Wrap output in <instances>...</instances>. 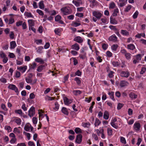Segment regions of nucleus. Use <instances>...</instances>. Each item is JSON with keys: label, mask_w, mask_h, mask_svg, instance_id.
Masks as SVG:
<instances>
[{"label": "nucleus", "mask_w": 146, "mask_h": 146, "mask_svg": "<svg viewBox=\"0 0 146 146\" xmlns=\"http://www.w3.org/2000/svg\"><path fill=\"white\" fill-rule=\"evenodd\" d=\"M75 131L76 133H82L81 129L78 127L76 128L75 129Z\"/></svg>", "instance_id": "27"}, {"label": "nucleus", "mask_w": 146, "mask_h": 146, "mask_svg": "<svg viewBox=\"0 0 146 146\" xmlns=\"http://www.w3.org/2000/svg\"><path fill=\"white\" fill-rule=\"evenodd\" d=\"M64 104L67 105H68L72 102L71 100L69 99L66 97L64 98Z\"/></svg>", "instance_id": "7"}, {"label": "nucleus", "mask_w": 146, "mask_h": 146, "mask_svg": "<svg viewBox=\"0 0 146 146\" xmlns=\"http://www.w3.org/2000/svg\"><path fill=\"white\" fill-rule=\"evenodd\" d=\"M27 68V66H25L24 67H21L17 68V69L22 72H24L26 71Z\"/></svg>", "instance_id": "13"}, {"label": "nucleus", "mask_w": 146, "mask_h": 146, "mask_svg": "<svg viewBox=\"0 0 146 146\" xmlns=\"http://www.w3.org/2000/svg\"><path fill=\"white\" fill-rule=\"evenodd\" d=\"M44 67L43 65L40 66L38 67L37 70L38 72H41L44 69Z\"/></svg>", "instance_id": "20"}, {"label": "nucleus", "mask_w": 146, "mask_h": 146, "mask_svg": "<svg viewBox=\"0 0 146 146\" xmlns=\"http://www.w3.org/2000/svg\"><path fill=\"white\" fill-rule=\"evenodd\" d=\"M74 95H76L77 94H80L81 93V92L79 90H76L73 92Z\"/></svg>", "instance_id": "31"}, {"label": "nucleus", "mask_w": 146, "mask_h": 146, "mask_svg": "<svg viewBox=\"0 0 146 146\" xmlns=\"http://www.w3.org/2000/svg\"><path fill=\"white\" fill-rule=\"evenodd\" d=\"M0 56L2 58H4L6 57V55L4 54V53L1 52L0 54Z\"/></svg>", "instance_id": "57"}, {"label": "nucleus", "mask_w": 146, "mask_h": 146, "mask_svg": "<svg viewBox=\"0 0 146 146\" xmlns=\"http://www.w3.org/2000/svg\"><path fill=\"white\" fill-rule=\"evenodd\" d=\"M118 46L117 44H113L111 47V49L112 50L115 51Z\"/></svg>", "instance_id": "28"}, {"label": "nucleus", "mask_w": 146, "mask_h": 146, "mask_svg": "<svg viewBox=\"0 0 146 146\" xmlns=\"http://www.w3.org/2000/svg\"><path fill=\"white\" fill-rule=\"evenodd\" d=\"M62 12L65 15H67L71 14L72 11L69 7H64L61 9Z\"/></svg>", "instance_id": "1"}, {"label": "nucleus", "mask_w": 146, "mask_h": 146, "mask_svg": "<svg viewBox=\"0 0 146 146\" xmlns=\"http://www.w3.org/2000/svg\"><path fill=\"white\" fill-rule=\"evenodd\" d=\"M25 15L28 17H33V16L32 15L31 13H29L28 12H25Z\"/></svg>", "instance_id": "29"}, {"label": "nucleus", "mask_w": 146, "mask_h": 146, "mask_svg": "<svg viewBox=\"0 0 146 146\" xmlns=\"http://www.w3.org/2000/svg\"><path fill=\"white\" fill-rule=\"evenodd\" d=\"M36 66V64L35 62H34L33 64H32L30 66L31 69H34Z\"/></svg>", "instance_id": "40"}, {"label": "nucleus", "mask_w": 146, "mask_h": 146, "mask_svg": "<svg viewBox=\"0 0 146 146\" xmlns=\"http://www.w3.org/2000/svg\"><path fill=\"white\" fill-rule=\"evenodd\" d=\"M123 104L120 103H119L118 104L117 107V109L118 110H120V109L123 106Z\"/></svg>", "instance_id": "49"}, {"label": "nucleus", "mask_w": 146, "mask_h": 146, "mask_svg": "<svg viewBox=\"0 0 146 146\" xmlns=\"http://www.w3.org/2000/svg\"><path fill=\"white\" fill-rule=\"evenodd\" d=\"M74 80L76 81L78 84L79 85L80 84L81 81L79 78L78 77H76L75 78Z\"/></svg>", "instance_id": "33"}, {"label": "nucleus", "mask_w": 146, "mask_h": 146, "mask_svg": "<svg viewBox=\"0 0 146 146\" xmlns=\"http://www.w3.org/2000/svg\"><path fill=\"white\" fill-rule=\"evenodd\" d=\"M35 61L36 62L40 63L41 64H43L44 63V61L41 58H37L35 59Z\"/></svg>", "instance_id": "24"}, {"label": "nucleus", "mask_w": 146, "mask_h": 146, "mask_svg": "<svg viewBox=\"0 0 146 146\" xmlns=\"http://www.w3.org/2000/svg\"><path fill=\"white\" fill-rule=\"evenodd\" d=\"M25 80L26 82L28 83H31L32 82V80L31 78H26Z\"/></svg>", "instance_id": "38"}, {"label": "nucleus", "mask_w": 146, "mask_h": 146, "mask_svg": "<svg viewBox=\"0 0 146 146\" xmlns=\"http://www.w3.org/2000/svg\"><path fill=\"white\" fill-rule=\"evenodd\" d=\"M109 28L112 30H114L115 31H117V29L115 27V26H113L112 25H110L109 26Z\"/></svg>", "instance_id": "60"}, {"label": "nucleus", "mask_w": 146, "mask_h": 146, "mask_svg": "<svg viewBox=\"0 0 146 146\" xmlns=\"http://www.w3.org/2000/svg\"><path fill=\"white\" fill-rule=\"evenodd\" d=\"M16 141V138H13L10 140V142L11 143H15Z\"/></svg>", "instance_id": "61"}, {"label": "nucleus", "mask_w": 146, "mask_h": 146, "mask_svg": "<svg viewBox=\"0 0 146 146\" xmlns=\"http://www.w3.org/2000/svg\"><path fill=\"white\" fill-rule=\"evenodd\" d=\"M93 15L98 19H99L102 16V14L100 12L96 11L93 12Z\"/></svg>", "instance_id": "4"}, {"label": "nucleus", "mask_w": 146, "mask_h": 146, "mask_svg": "<svg viewBox=\"0 0 146 146\" xmlns=\"http://www.w3.org/2000/svg\"><path fill=\"white\" fill-rule=\"evenodd\" d=\"M121 33L124 35H127L129 34V33L126 31L122 30Z\"/></svg>", "instance_id": "43"}, {"label": "nucleus", "mask_w": 146, "mask_h": 146, "mask_svg": "<svg viewBox=\"0 0 146 146\" xmlns=\"http://www.w3.org/2000/svg\"><path fill=\"white\" fill-rule=\"evenodd\" d=\"M22 108L24 111H26L27 110V108L25 106V104H24L22 106Z\"/></svg>", "instance_id": "58"}, {"label": "nucleus", "mask_w": 146, "mask_h": 146, "mask_svg": "<svg viewBox=\"0 0 146 146\" xmlns=\"http://www.w3.org/2000/svg\"><path fill=\"white\" fill-rule=\"evenodd\" d=\"M117 37L114 35H112L110 36L109 38V40L110 41H113L115 42L117 41Z\"/></svg>", "instance_id": "10"}, {"label": "nucleus", "mask_w": 146, "mask_h": 146, "mask_svg": "<svg viewBox=\"0 0 146 146\" xmlns=\"http://www.w3.org/2000/svg\"><path fill=\"white\" fill-rule=\"evenodd\" d=\"M139 13L137 11H136L134 13L133 16V19H135L136 18L138 15Z\"/></svg>", "instance_id": "37"}, {"label": "nucleus", "mask_w": 146, "mask_h": 146, "mask_svg": "<svg viewBox=\"0 0 146 146\" xmlns=\"http://www.w3.org/2000/svg\"><path fill=\"white\" fill-rule=\"evenodd\" d=\"M141 55L140 54H139L136 55V59L138 61H139L141 59Z\"/></svg>", "instance_id": "30"}, {"label": "nucleus", "mask_w": 146, "mask_h": 146, "mask_svg": "<svg viewBox=\"0 0 146 146\" xmlns=\"http://www.w3.org/2000/svg\"><path fill=\"white\" fill-rule=\"evenodd\" d=\"M73 3L76 6H78L80 5V3L76 1L73 0L72 1Z\"/></svg>", "instance_id": "42"}, {"label": "nucleus", "mask_w": 146, "mask_h": 146, "mask_svg": "<svg viewBox=\"0 0 146 146\" xmlns=\"http://www.w3.org/2000/svg\"><path fill=\"white\" fill-rule=\"evenodd\" d=\"M35 114V108L32 106L29 109L28 112V115L30 117L33 116Z\"/></svg>", "instance_id": "2"}, {"label": "nucleus", "mask_w": 146, "mask_h": 146, "mask_svg": "<svg viewBox=\"0 0 146 146\" xmlns=\"http://www.w3.org/2000/svg\"><path fill=\"white\" fill-rule=\"evenodd\" d=\"M126 58L128 60L131 58V54L129 53H127L125 55Z\"/></svg>", "instance_id": "48"}, {"label": "nucleus", "mask_w": 146, "mask_h": 146, "mask_svg": "<svg viewBox=\"0 0 146 146\" xmlns=\"http://www.w3.org/2000/svg\"><path fill=\"white\" fill-rule=\"evenodd\" d=\"M36 12L38 13L39 15H43L44 13L42 11L39 10V9H37L36 10Z\"/></svg>", "instance_id": "51"}, {"label": "nucleus", "mask_w": 146, "mask_h": 146, "mask_svg": "<svg viewBox=\"0 0 146 146\" xmlns=\"http://www.w3.org/2000/svg\"><path fill=\"white\" fill-rule=\"evenodd\" d=\"M15 122L17 123L18 125H20L21 124V120L20 119H16L15 120Z\"/></svg>", "instance_id": "44"}, {"label": "nucleus", "mask_w": 146, "mask_h": 146, "mask_svg": "<svg viewBox=\"0 0 146 146\" xmlns=\"http://www.w3.org/2000/svg\"><path fill=\"white\" fill-rule=\"evenodd\" d=\"M28 22L29 26H33L35 25L34 21L33 20H29L28 21Z\"/></svg>", "instance_id": "22"}, {"label": "nucleus", "mask_w": 146, "mask_h": 146, "mask_svg": "<svg viewBox=\"0 0 146 146\" xmlns=\"http://www.w3.org/2000/svg\"><path fill=\"white\" fill-rule=\"evenodd\" d=\"M43 48V47L42 46H40L38 48V49L37 50V51L40 53H41L42 52V49Z\"/></svg>", "instance_id": "59"}, {"label": "nucleus", "mask_w": 146, "mask_h": 146, "mask_svg": "<svg viewBox=\"0 0 146 146\" xmlns=\"http://www.w3.org/2000/svg\"><path fill=\"white\" fill-rule=\"evenodd\" d=\"M134 129L136 130H139L140 127V125L139 123H135L134 125Z\"/></svg>", "instance_id": "9"}, {"label": "nucleus", "mask_w": 146, "mask_h": 146, "mask_svg": "<svg viewBox=\"0 0 146 146\" xmlns=\"http://www.w3.org/2000/svg\"><path fill=\"white\" fill-rule=\"evenodd\" d=\"M83 126L84 127H89L90 125L89 123H82Z\"/></svg>", "instance_id": "35"}, {"label": "nucleus", "mask_w": 146, "mask_h": 146, "mask_svg": "<svg viewBox=\"0 0 146 146\" xmlns=\"http://www.w3.org/2000/svg\"><path fill=\"white\" fill-rule=\"evenodd\" d=\"M111 125L115 129H117L118 127V126L117 125L113 123V122H111Z\"/></svg>", "instance_id": "36"}, {"label": "nucleus", "mask_w": 146, "mask_h": 146, "mask_svg": "<svg viewBox=\"0 0 146 146\" xmlns=\"http://www.w3.org/2000/svg\"><path fill=\"white\" fill-rule=\"evenodd\" d=\"M15 112L16 113L18 114L21 115L23 114V112L22 110L21 109L15 110Z\"/></svg>", "instance_id": "32"}, {"label": "nucleus", "mask_w": 146, "mask_h": 146, "mask_svg": "<svg viewBox=\"0 0 146 146\" xmlns=\"http://www.w3.org/2000/svg\"><path fill=\"white\" fill-rule=\"evenodd\" d=\"M23 21H20L16 23V26L17 27H19L22 25Z\"/></svg>", "instance_id": "54"}, {"label": "nucleus", "mask_w": 146, "mask_h": 146, "mask_svg": "<svg viewBox=\"0 0 146 146\" xmlns=\"http://www.w3.org/2000/svg\"><path fill=\"white\" fill-rule=\"evenodd\" d=\"M131 8V5H129L127 7L125 8V11L126 12H127Z\"/></svg>", "instance_id": "50"}, {"label": "nucleus", "mask_w": 146, "mask_h": 146, "mask_svg": "<svg viewBox=\"0 0 146 146\" xmlns=\"http://www.w3.org/2000/svg\"><path fill=\"white\" fill-rule=\"evenodd\" d=\"M82 135L81 134H79L76 136L75 141L76 143L80 144L82 141Z\"/></svg>", "instance_id": "5"}, {"label": "nucleus", "mask_w": 146, "mask_h": 146, "mask_svg": "<svg viewBox=\"0 0 146 146\" xmlns=\"http://www.w3.org/2000/svg\"><path fill=\"white\" fill-rule=\"evenodd\" d=\"M110 22L111 24H117V21L114 19H113L112 17L110 18Z\"/></svg>", "instance_id": "19"}, {"label": "nucleus", "mask_w": 146, "mask_h": 146, "mask_svg": "<svg viewBox=\"0 0 146 146\" xmlns=\"http://www.w3.org/2000/svg\"><path fill=\"white\" fill-rule=\"evenodd\" d=\"M115 6V4L114 3H110V8L113 9Z\"/></svg>", "instance_id": "55"}, {"label": "nucleus", "mask_w": 146, "mask_h": 146, "mask_svg": "<svg viewBox=\"0 0 146 146\" xmlns=\"http://www.w3.org/2000/svg\"><path fill=\"white\" fill-rule=\"evenodd\" d=\"M8 88L10 89L14 90L16 93H19L17 88L14 85L10 84L8 86Z\"/></svg>", "instance_id": "3"}, {"label": "nucleus", "mask_w": 146, "mask_h": 146, "mask_svg": "<svg viewBox=\"0 0 146 146\" xmlns=\"http://www.w3.org/2000/svg\"><path fill=\"white\" fill-rule=\"evenodd\" d=\"M146 71V68H145L143 67L142 68L140 72L141 74H143Z\"/></svg>", "instance_id": "47"}, {"label": "nucleus", "mask_w": 146, "mask_h": 146, "mask_svg": "<svg viewBox=\"0 0 146 146\" xmlns=\"http://www.w3.org/2000/svg\"><path fill=\"white\" fill-rule=\"evenodd\" d=\"M5 129L7 130L8 131H11V128L10 126H6L5 127Z\"/></svg>", "instance_id": "45"}, {"label": "nucleus", "mask_w": 146, "mask_h": 146, "mask_svg": "<svg viewBox=\"0 0 146 146\" xmlns=\"http://www.w3.org/2000/svg\"><path fill=\"white\" fill-rule=\"evenodd\" d=\"M109 117V113L107 111H105L104 113V118L105 119H108Z\"/></svg>", "instance_id": "14"}, {"label": "nucleus", "mask_w": 146, "mask_h": 146, "mask_svg": "<svg viewBox=\"0 0 146 146\" xmlns=\"http://www.w3.org/2000/svg\"><path fill=\"white\" fill-rule=\"evenodd\" d=\"M72 47L73 49L75 50H78L79 49V45L77 43H76L72 45Z\"/></svg>", "instance_id": "16"}, {"label": "nucleus", "mask_w": 146, "mask_h": 146, "mask_svg": "<svg viewBox=\"0 0 146 146\" xmlns=\"http://www.w3.org/2000/svg\"><path fill=\"white\" fill-rule=\"evenodd\" d=\"M129 97L132 99H135L137 98V95L135 94L134 93H131L129 94Z\"/></svg>", "instance_id": "18"}, {"label": "nucleus", "mask_w": 146, "mask_h": 146, "mask_svg": "<svg viewBox=\"0 0 146 146\" xmlns=\"http://www.w3.org/2000/svg\"><path fill=\"white\" fill-rule=\"evenodd\" d=\"M33 121L34 124H36L37 122V118L36 117H33Z\"/></svg>", "instance_id": "64"}, {"label": "nucleus", "mask_w": 146, "mask_h": 146, "mask_svg": "<svg viewBox=\"0 0 146 146\" xmlns=\"http://www.w3.org/2000/svg\"><path fill=\"white\" fill-rule=\"evenodd\" d=\"M128 83L125 80L122 81L120 83V86L121 87H123L128 85Z\"/></svg>", "instance_id": "8"}, {"label": "nucleus", "mask_w": 146, "mask_h": 146, "mask_svg": "<svg viewBox=\"0 0 146 146\" xmlns=\"http://www.w3.org/2000/svg\"><path fill=\"white\" fill-rule=\"evenodd\" d=\"M62 112L64 114L68 115L69 112L67 108L65 107H62L61 110Z\"/></svg>", "instance_id": "12"}, {"label": "nucleus", "mask_w": 146, "mask_h": 146, "mask_svg": "<svg viewBox=\"0 0 146 146\" xmlns=\"http://www.w3.org/2000/svg\"><path fill=\"white\" fill-rule=\"evenodd\" d=\"M129 75V73L128 71H122L121 73V76L122 77L127 78Z\"/></svg>", "instance_id": "6"}, {"label": "nucleus", "mask_w": 146, "mask_h": 146, "mask_svg": "<svg viewBox=\"0 0 146 146\" xmlns=\"http://www.w3.org/2000/svg\"><path fill=\"white\" fill-rule=\"evenodd\" d=\"M112 64L115 66H117L119 65V63L117 62L114 61L112 62Z\"/></svg>", "instance_id": "46"}, {"label": "nucleus", "mask_w": 146, "mask_h": 146, "mask_svg": "<svg viewBox=\"0 0 146 146\" xmlns=\"http://www.w3.org/2000/svg\"><path fill=\"white\" fill-rule=\"evenodd\" d=\"M61 19V17L60 16L58 15L55 17V20L56 21H58Z\"/></svg>", "instance_id": "53"}, {"label": "nucleus", "mask_w": 146, "mask_h": 146, "mask_svg": "<svg viewBox=\"0 0 146 146\" xmlns=\"http://www.w3.org/2000/svg\"><path fill=\"white\" fill-rule=\"evenodd\" d=\"M14 22V19L12 17H11L9 20V24H12Z\"/></svg>", "instance_id": "62"}, {"label": "nucleus", "mask_w": 146, "mask_h": 146, "mask_svg": "<svg viewBox=\"0 0 146 146\" xmlns=\"http://www.w3.org/2000/svg\"><path fill=\"white\" fill-rule=\"evenodd\" d=\"M127 48L128 49L133 50L135 48V46L133 44H130L127 46Z\"/></svg>", "instance_id": "17"}, {"label": "nucleus", "mask_w": 146, "mask_h": 146, "mask_svg": "<svg viewBox=\"0 0 146 146\" xmlns=\"http://www.w3.org/2000/svg\"><path fill=\"white\" fill-rule=\"evenodd\" d=\"M0 81L2 82L5 83L7 82L6 79L4 78H2L0 79Z\"/></svg>", "instance_id": "52"}, {"label": "nucleus", "mask_w": 146, "mask_h": 146, "mask_svg": "<svg viewBox=\"0 0 146 146\" xmlns=\"http://www.w3.org/2000/svg\"><path fill=\"white\" fill-rule=\"evenodd\" d=\"M108 94L110 95V98H111L113 100H115V99L114 98L113 95L114 93L113 92H109L108 93Z\"/></svg>", "instance_id": "26"}, {"label": "nucleus", "mask_w": 146, "mask_h": 146, "mask_svg": "<svg viewBox=\"0 0 146 146\" xmlns=\"http://www.w3.org/2000/svg\"><path fill=\"white\" fill-rule=\"evenodd\" d=\"M55 107L53 109L54 110L56 111L58 110L59 107V105L58 104L57 102H56L54 104Z\"/></svg>", "instance_id": "23"}, {"label": "nucleus", "mask_w": 146, "mask_h": 146, "mask_svg": "<svg viewBox=\"0 0 146 146\" xmlns=\"http://www.w3.org/2000/svg\"><path fill=\"white\" fill-rule=\"evenodd\" d=\"M108 133L109 135H111L112 134V130L111 129L108 128L107 129Z\"/></svg>", "instance_id": "41"}, {"label": "nucleus", "mask_w": 146, "mask_h": 146, "mask_svg": "<svg viewBox=\"0 0 146 146\" xmlns=\"http://www.w3.org/2000/svg\"><path fill=\"white\" fill-rule=\"evenodd\" d=\"M24 129L26 131H28L30 130V127L28 125H25L24 127Z\"/></svg>", "instance_id": "56"}, {"label": "nucleus", "mask_w": 146, "mask_h": 146, "mask_svg": "<svg viewBox=\"0 0 146 146\" xmlns=\"http://www.w3.org/2000/svg\"><path fill=\"white\" fill-rule=\"evenodd\" d=\"M74 40L79 43H81L82 42L83 40L82 38L80 36H77L74 39Z\"/></svg>", "instance_id": "11"}, {"label": "nucleus", "mask_w": 146, "mask_h": 146, "mask_svg": "<svg viewBox=\"0 0 146 146\" xmlns=\"http://www.w3.org/2000/svg\"><path fill=\"white\" fill-rule=\"evenodd\" d=\"M81 72L79 70H78L76 73L75 75L78 76H80L81 75Z\"/></svg>", "instance_id": "63"}, {"label": "nucleus", "mask_w": 146, "mask_h": 146, "mask_svg": "<svg viewBox=\"0 0 146 146\" xmlns=\"http://www.w3.org/2000/svg\"><path fill=\"white\" fill-rule=\"evenodd\" d=\"M72 24L73 26L75 27H77L78 26L80 25H81L80 23H77L76 22H73Z\"/></svg>", "instance_id": "39"}, {"label": "nucleus", "mask_w": 146, "mask_h": 146, "mask_svg": "<svg viewBox=\"0 0 146 146\" xmlns=\"http://www.w3.org/2000/svg\"><path fill=\"white\" fill-rule=\"evenodd\" d=\"M120 141L121 142L123 143V144H126V141L125 139V138L122 137H120Z\"/></svg>", "instance_id": "34"}, {"label": "nucleus", "mask_w": 146, "mask_h": 146, "mask_svg": "<svg viewBox=\"0 0 146 146\" xmlns=\"http://www.w3.org/2000/svg\"><path fill=\"white\" fill-rule=\"evenodd\" d=\"M100 123L101 122L99 121V119L96 118L94 123L95 126L99 125Z\"/></svg>", "instance_id": "25"}, {"label": "nucleus", "mask_w": 146, "mask_h": 146, "mask_svg": "<svg viewBox=\"0 0 146 146\" xmlns=\"http://www.w3.org/2000/svg\"><path fill=\"white\" fill-rule=\"evenodd\" d=\"M39 8L41 9H43L44 8V5L43 1H40L39 3Z\"/></svg>", "instance_id": "21"}, {"label": "nucleus", "mask_w": 146, "mask_h": 146, "mask_svg": "<svg viewBox=\"0 0 146 146\" xmlns=\"http://www.w3.org/2000/svg\"><path fill=\"white\" fill-rule=\"evenodd\" d=\"M10 48L11 49H14L16 46V44L15 41H13L11 42L10 43Z\"/></svg>", "instance_id": "15"}]
</instances>
